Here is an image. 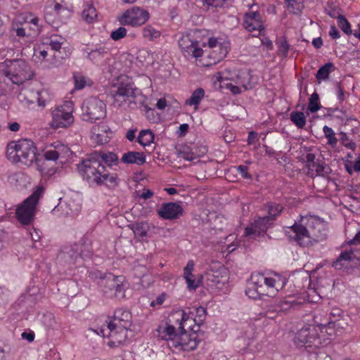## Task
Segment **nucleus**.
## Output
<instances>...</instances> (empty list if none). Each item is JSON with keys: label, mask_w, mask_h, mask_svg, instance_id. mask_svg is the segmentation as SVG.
Listing matches in <instances>:
<instances>
[{"label": "nucleus", "mask_w": 360, "mask_h": 360, "mask_svg": "<svg viewBox=\"0 0 360 360\" xmlns=\"http://www.w3.org/2000/svg\"><path fill=\"white\" fill-rule=\"evenodd\" d=\"M179 46L184 57L194 58L198 65L204 67L219 63L230 50L229 41L220 36L209 37L200 44L190 34H185L179 39Z\"/></svg>", "instance_id": "1"}, {"label": "nucleus", "mask_w": 360, "mask_h": 360, "mask_svg": "<svg viewBox=\"0 0 360 360\" xmlns=\"http://www.w3.org/2000/svg\"><path fill=\"white\" fill-rule=\"evenodd\" d=\"M286 234L298 245L309 246L326 238V224L316 216L301 215L299 222L288 227Z\"/></svg>", "instance_id": "2"}, {"label": "nucleus", "mask_w": 360, "mask_h": 360, "mask_svg": "<svg viewBox=\"0 0 360 360\" xmlns=\"http://www.w3.org/2000/svg\"><path fill=\"white\" fill-rule=\"evenodd\" d=\"M285 277L278 274L265 275L253 273L248 282L245 295L250 299L257 300L262 296L276 297L286 285Z\"/></svg>", "instance_id": "3"}, {"label": "nucleus", "mask_w": 360, "mask_h": 360, "mask_svg": "<svg viewBox=\"0 0 360 360\" xmlns=\"http://www.w3.org/2000/svg\"><path fill=\"white\" fill-rule=\"evenodd\" d=\"M6 158L13 163L20 162L30 166L37 162V169L41 174L46 173L40 166V160L37 159V148L33 141L26 139L10 141L6 146Z\"/></svg>", "instance_id": "4"}, {"label": "nucleus", "mask_w": 360, "mask_h": 360, "mask_svg": "<svg viewBox=\"0 0 360 360\" xmlns=\"http://www.w3.org/2000/svg\"><path fill=\"white\" fill-rule=\"evenodd\" d=\"M0 72L15 84H22L33 76L30 65L22 59L4 61L0 65Z\"/></svg>", "instance_id": "5"}, {"label": "nucleus", "mask_w": 360, "mask_h": 360, "mask_svg": "<svg viewBox=\"0 0 360 360\" xmlns=\"http://www.w3.org/2000/svg\"><path fill=\"white\" fill-rule=\"evenodd\" d=\"M105 166L99 157L92 154L77 165V170L82 178L90 186H98Z\"/></svg>", "instance_id": "6"}, {"label": "nucleus", "mask_w": 360, "mask_h": 360, "mask_svg": "<svg viewBox=\"0 0 360 360\" xmlns=\"http://www.w3.org/2000/svg\"><path fill=\"white\" fill-rule=\"evenodd\" d=\"M325 324L307 326L301 328L297 333L295 341L300 346L309 348H319L327 345L329 341L323 338V328Z\"/></svg>", "instance_id": "7"}, {"label": "nucleus", "mask_w": 360, "mask_h": 360, "mask_svg": "<svg viewBox=\"0 0 360 360\" xmlns=\"http://www.w3.org/2000/svg\"><path fill=\"white\" fill-rule=\"evenodd\" d=\"M44 193V188L39 186L30 197L17 207L15 215L21 224L27 225L34 220L37 205Z\"/></svg>", "instance_id": "8"}, {"label": "nucleus", "mask_w": 360, "mask_h": 360, "mask_svg": "<svg viewBox=\"0 0 360 360\" xmlns=\"http://www.w3.org/2000/svg\"><path fill=\"white\" fill-rule=\"evenodd\" d=\"M82 117L84 121L94 122L106 116V105L97 97L86 99L82 106Z\"/></svg>", "instance_id": "9"}, {"label": "nucleus", "mask_w": 360, "mask_h": 360, "mask_svg": "<svg viewBox=\"0 0 360 360\" xmlns=\"http://www.w3.org/2000/svg\"><path fill=\"white\" fill-rule=\"evenodd\" d=\"M103 293L108 297L123 298L128 284L122 276L108 274L101 280Z\"/></svg>", "instance_id": "10"}, {"label": "nucleus", "mask_w": 360, "mask_h": 360, "mask_svg": "<svg viewBox=\"0 0 360 360\" xmlns=\"http://www.w3.org/2000/svg\"><path fill=\"white\" fill-rule=\"evenodd\" d=\"M74 122L72 102H65L56 106L51 111L50 126L53 129L66 128Z\"/></svg>", "instance_id": "11"}, {"label": "nucleus", "mask_w": 360, "mask_h": 360, "mask_svg": "<svg viewBox=\"0 0 360 360\" xmlns=\"http://www.w3.org/2000/svg\"><path fill=\"white\" fill-rule=\"evenodd\" d=\"M150 18V13L141 7L133 6L126 10L118 18L122 25L139 27L146 24Z\"/></svg>", "instance_id": "12"}, {"label": "nucleus", "mask_w": 360, "mask_h": 360, "mask_svg": "<svg viewBox=\"0 0 360 360\" xmlns=\"http://www.w3.org/2000/svg\"><path fill=\"white\" fill-rule=\"evenodd\" d=\"M199 340L196 333L181 331L172 340V347L179 350L190 352L196 349Z\"/></svg>", "instance_id": "13"}, {"label": "nucleus", "mask_w": 360, "mask_h": 360, "mask_svg": "<svg viewBox=\"0 0 360 360\" xmlns=\"http://www.w3.org/2000/svg\"><path fill=\"white\" fill-rule=\"evenodd\" d=\"M111 96L113 98V104L117 107L129 105L132 101L134 89L129 84H121L112 90Z\"/></svg>", "instance_id": "14"}, {"label": "nucleus", "mask_w": 360, "mask_h": 360, "mask_svg": "<svg viewBox=\"0 0 360 360\" xmlns=\"http://www.w3.org/2000/svg\"><path fill=\"white\" fill-rule=\"evenodd\" d=\"M253 8L252 5L251 10L245 13L243 25L248 32L261 34L264 30L263 20L261 14Z\"/></svg>", "instance_id": "15"}, {"label": "nucleus", "mask_w": 360, "mask_h": 360, "mask_svg": "<svg viewBox=\"0 0 360 360\" xmlns=\"http://www.w3.org/2000/svg\"><path fill=\"white\" fill-rule=\"evenodd\" d=\"M271 221L266 217H259L245 229L244 236L249 239H255L263 236L269 229Z\"/></svg>", "instance_id": "16"}, {"label": "nucleus", "mask_w": 360, "mask_h": 360, "mask_svg": "<svg viewBox=\"0 0 360 360\" xmlns=\"http://www.w3.org/2000/svg\"><path fill=\"white\" fill-rule=\"evenodd\" d=\"M131 314L123 309H117L112 319L108 323V327L129 329L131 326Z\"/></svg>", "instance_id": "17"}, {"label": "nucleus", "mask_w": 360, "mask_h": 360, "mask_svg": "<svg viewBox=\"0 0 360 360\" xmlns=\"http://www.w3.org/2000/svg\"><path fill=\"white\" fill-rule=\"evenodd\" d=\"M182 212L183 209L177 202L163 203L158 210V214L160 218L169 220L179 217Z\"/></svg>", "instance_id": "18"}, {"label": "nucleus", "mask_w": 360, "mask_h": 360, "mask_svg": "<svg viewBox=\"0 0 360 360\" xmlns=\"http://www.w3.org/2000/svg\"><path fill=\"white\" fill-rule=\"evenodd\" d=\"M70 148L60 141L54 142L44 153L46 160H56L58 158H65L69 155Z\"/></svg>", "instance_id": "19"}, {"label": "nucleus", "mask_w": 360, "mask_h": 360, "mask_svg": "<svg viewBox=\"0 0 360 360\" xmlns=\"http://www.w3.org/2000/svg\"><path fill=\"white\" fill-rule=\"evenodd\" d=\"M107 330H108L107 335L109 338L107 344L109 347H117L125 342L128 329L112 328L107 326Z\"/></svg>", "instance_id": "20"}, {"label": "nucleus", "mask_w": 360, "mask_h": 360, "mask_svg": "<svg viewBox=\"0 0 360 360\" xmlns=\"http://www.w3.org/2000/svg\"><path fill=\"white\" fill-rule=\"evenodd\" d=\"M110 134V131L105 124L95 125L91 131V139L94 143L102 145L109 141Z\"/></svg>", "instance_id": "21"}, {"label": "nucleus", "mask_w": 360, "mask_h": 360, "mask_svg": "<svg viewBox=\"0 0 360 360\" xmlns=\"http://www.w3.org/2000/svg\"><path fill=\"white\" fill-rule=\"evenodd\" d=\"M357 259L358 257L353 248H350L349 249H345L341 252L339 257L333 262V266L336 269L347 268L350 266L351 262Z\"/></svg>", "instance_id": "22"}, {"label": "nucleus", "mask_w": 360, "mask_h": 360, "mask_svg": "<svg viewBox=\"0 0 360 360\" xmlns=\"http://www.w3.org/2000/svg\"><path fill=\"white\" fill-rule=\"evenodd\" d=\"M46 91L41 90L39 91H31L29 90L22 91L19 95V99L22 101L23 99H26L28 103H34L35 101H37L39 105L44 106L46 103Z\"/></svg>", "instance_id": "23"}, {"label": "nucleus", "mask_w": 360, "mask_h": 360, "mask_svg": "<svg viewBox=\"0 0 360 360\" xmlns=\"http://www.w3.org/2000/svg\"><path fill=\"white\" fill-rule=\"evenodd\" d=\"M155 335L163 340L168 342V345L172 347V340L176 335L175 327L168 323L160 325L155 330Z\"/></svg>", "instance_id": "24"}, {"label": "nucleus", "mask_w": 360, "mask_h": 360, "mask_svg": "<svg viewBox=\"0 0 360 360\" xmlns=\"http://www.w3.org/2000/svg\"><path fill=\"white\" fill-rule=\"evenodd\" d=\"M195 263L193 260H189L184 269V278L186 280L188 288L190 290L196 289L200 284V281L197 280L193 274Z\"/></svg>", "instance_id": "25"}, {"label": "nucleus", "mask_w": 360, "mask_h": 360, "mask_svg": "<svg viewBox=\"0 0 360 360\" xmlns=\"http://www.w3.org/2000/svg\"><path fill=\"white\" fill-rule=\"evenodd\" d=\"M121 161L125 164L141 165L146 162V156L143 153L129 151L122 155Z\"/></svg>", "instance_id": "26"}, {"label": "nucleus", "mask_w": 360, "mask_h": 360, "mask_svg": "<svg viewBox=\"0 0 360 360\" xmlns=\"http://www.w3.org/2000/svg\"><path fill=\"white\" fill-rule=\"evenodd\" d=\"M98 13L96 8L91 3H86L82 13V19L87 23H94L96 21Z\"/></svg>", "instance_id": "27"}, {"label": "nucleus", "mask_w": 360, "mask_h": 360, "mask_svg": "<svg viewBox=\"0 0 360 360\" xmlns=\"http://www.w3.org/2000/svg\"><path fill=\"white\" fill-rule=\"evenodd\" d=\"M99 185L105 184L108 188H113L116 187L119 184V179L117 177V175L116 174H110L106 170V168L105 167L103 172L102 174Z\"/></svg>", "instance_id": "28"}, {"label": "nucleus", "mask_w": 360, "mask_h": 360, "mask_svg": "<svg viewBox=\"0 0 360 360\" xmlns=\"http://www.w3.org/2000/svg\"><path fill=\"white\" fill-rule=\"evenodd\" d=\"M48 46L43 45H37L34 48L33 60L36 63L42 64L46 62L48 56Z\"/></svg>", "instance_id": "29"}, {"label": "nucleus", "mask_w": 360, "mask_h": 360, "mask_svg": "<svg viewBox=\"0 0 360 360\" xmlns=\"http://www.w3.org/2000/svg\"><path fill=\"white\" fill-rule=\"evenodd\" d=\"M142 37L147 41H154L159 39L162 34L161 32L151 25H147L141 30Z\"/></svg>", "instance_id": "30"}, {"label": "nucleus", "mask_w": 360, "mask_h": 360, "mask_svg": "<svg viewBox=\"0 0 360 360\" xmlns=\"http://www.w3.org/2000/svg\"><path fill=\"white\" fill-rule=\"evenodd\" d=\"M21 18L25 24H31L32 25L30 27V30L33 32V34H38L39 32V19L38 17L32 13H25L21 15Z\"/></svg>", "instance_id": "31"}, {"label": "nucleus", "mask_w": 360, "mask_h": 360, "mask_svg": "<svg viewBox=\"0 0 360 360\" xmlns=\"http://www.w3.org/2000/svg\"><path fill=\"white\" fill-rule=\"evenodd\" d=\"M186 314V312L183 309L174 310L169 316L168 323L173 325L174 327L175 326H178V328L180 330Z\"/></svg>", "instance_id": "32"}, {"label": "nucleus", "mask_w": 360, "mask_h": 360, "mask_svg": "<svg viewBox=\"0 0 360 360\" xmlns=\"http://www.w3.org/2000/svg\"><path fill=\"white\" fill-rule=\"evenodd\" d=\"M86 53L87 58L90 60L96 63L101 60L108 53V49L105 46H99Z\"/></svg>", "instance_id": "33"}, {"label": "nucleus", "mask_w": 360, "mask_h": 360, "mask_svg": "<svg viewBox=\"0 0 360 360\" xmlns=\"http://www.w3.org/2000/svg\"><path fill=\"white\" fill-rule=\"evenodd\" d=\"M205 96V91L202 88L195 89L191 97L185 101L186 105H193L195 110L198 109V105Z\"/></svg>", "instance_id": "34"}, {"label": "nucleus", "mask_w": 360, "mask_h": 360, "mask_svg": "<svg viewBox=\"0 0 360 360\" xmlns=\"http://www.w3.org/2000/svg\"><path fill=\"white\" fill-rule=\"evenodd\" d=\"M154 141V134L150 129L141 130L138 136L137 141L143 147L150 146Z\"/></svg>", "instance_id": "35"}, {"label": "nucleus", "mask_w": 360, "mask_h": 360, "mask_svg": "<svg viewBox=\"0 0 360 360\" xmlns=\"http://www.w3.org/2000/svg\"><path fill=\"white\" fill-rule=\"evenodd\" d=\"M199 326L195 323L193 317H190L186 313L180 330L188 333H196L199 330Z\"/></svg>", "instance_id": "36"}, {"label": "nucleus", "mask_w": 360, "mask_h": 360, "mask_svg": "<svg viewBox=\"0 0 360 360\" xmlns=\"http://www.w3.org/2000/svg\"><path fill=\"white\" fill-rule=\"evenodd\" d=\"M290 119L298 129H303L306 125L307 118L302 112L292 111L290 115Z\"/></svg>", "instance_id": "37"}, {"label": "nucleus", "mask_w": 360, "mask_h": 360, "mask_svg": "<svg viewBox=\"0 0 360 360\" xmlns=\"http://www.w3.org/2000/svg\"><path fill=\"white\" fill-rule=\"evenodd\" d=\"M146 97L141 94L139 91L134 89V96L132 101L129 103L128 107L134 108L135 107L147 108Z\"/></svg>", "instance_id": "38"}, {"label": "nucleus", "mask_w": 360, "mask_h": 360, "mask_svg": "<svg viewBox=\"0 0 360 360\" xmlns=\"http://www.w3.org/2000/svg\"><path fill=\"white\" fill-rule=\"evenodd\" d=\"M94 155L99 157L101 162L103 161L109 166L117 164L118 161L117 155L112 152L94 153Z\"/></svg>", "instance_id": "39"}, {"label": "nucleus", "mask_w": 360, "mask_h": 360, "mask_svg": "<svg viewBox=\"0 0 360 360\" xmlns=\"http://www.w3.org/2000/svg\"><path fill=\"white\" fill-rule=\"evenodd\" d=\"M75 88L77 90L84 89L86 86L91 85V79L86 78L79 73L74 75Z\"/></svg>", "instance_id": "40"}, {"label": "nucleus", "mask_w": 360, "mask_h": 360, "mask_svg": "<svg viewBox=\"0 0 360 360\" xmlns=\"http://www.w3.org/2000/svg\"><path fill=\"white\" fill-rule=\"evenodd\" d=\"M323 131L326 138L327 139V143L332 148L336 147L338 141L335 136V134L333 129L328 126H324L323 128Z\"/></svg>", "instance_id": "41"}, {"label": "nucleus", "mask_w": 360, "mask_h": 360, "mask_svg": "<svg viewBox=\"0 0 360 360\" xmlns=\"http://www.w3.org/2000/svg\"><path fill=\"white\" fill-rule=\"evenodd\" d=\"M335 69L334 65L328 63L319 69L316 73V78L319 80L326 79L328 77L329 74Z\"/></svg>", "instance_id": "42"}, {"label": "nucleus", "mask_w": 360, "mask_h": 360, "mask_svg": "<svg viewBox=\"0 0 360 360\" xmlns=\"http://www.w3.org/2000/svg\"><path fill=\"white\" fill-rule=\"evenodd\" d=\"M266 209L268 212V216L266 217L271 221L282 211L283 207L279 204L271 202L266 206Z\"/></svg>", "instance_id": "43"}, {"label": "nucleus", "mask_w": 360, "mask_h": 360, "mask_svg": "<svg viewBox=\"0 0 360 360\" xmlns=\"http://www.w3.org/2000/svg\"><path fill=\"white\" fill-rule=\"evenodd\" d=\"M321 108V104L319 103V97L316 93H314L311 95L309 98V105L307 110L310 112H316Z\"/></svg>", "instance_id": "44"}, {"label": "nucleus", "mask_w": 360, "mask_h": 360, "mask_svg": "<svg viewBox=\"0 0 360 360\" xmlns=\"http://www.w3.org/2000/svg\"><path fill=\"white\" fill-rule=\"evenodd\" d=\"M338 20V25L341 29V30L345 32L347 35H350L352 33L351 29V25L346 19L344 15H339L337 18Z\"/></svg>", "instance_id": "45"}, {"label": "nucleus", "mask_w": 360, "mask_h": 360, "mask_svg": "<svg viewBox=\"0 0 360 360\" xmlns=\"http://www.w3.org/2000/svg\"><path fill=\"white\" fill-rule=\"evenodd\" d=\"M206 316V309L204 307H198L195 309V315L193 319L195 321V323L198 326H200L203 323Z\"/></svg>", "instance_id": "46"}, {"label": "nucleus", "mask_w": 360, "mask_h": 360, "mask_svg": "<svg viewBox=\"0 0 360 360\" xmlns=\"http://www.w3.org/2000/svg\"><path fill=\"white\" fill-rule=\"evenodd\" d=\"M314 168L317 176H326L330 172V168L324 162H316Z\"/></svg>", "instance_id": "47"}, {"label": "nucleus", "mask_w": 360, "mask_h": 360, "mask_svg": "<svg viewBox=\"0 0 360 360\" xmlns=\"http://www.w3.org/2000/svg\"><path fill=\"white\" fill-rule=\"evenodd\" d=\"M65 42V39L62 37L54 36L51 38L49 41V46L53 50L59 51L61 49L62 45Z\"/></svg>", "instance_id": "48"}, {"label": "nucleus", "mask_w": 360, "mask_h": 360, "mask_svg": "<svg viewBox=\"0 0 360 360\" xmlns=\"http://www.w3.org/2000/svg\"><path fill=\"white\" fill-rule=\"evenodd\" d=\"M287 6L292 9V12L294 13H300L303 8L304 5L302 2L297 1V0H285Z\"/></svg>", "instance_id": "49"}, {"label": "nucleus", "mask_w": 360, "mask_h": 360, "mask_svg": "<svg viewBox=\"0 0 360 360\" xmlns=\"http://www.w3.org/2000/svg\"><path fill=\"white\" fill-rule=\"evenodd\" d=\"M47 9L50 10V12H53L56 15H59L63 11H66V8L60 4L51 1L46 6Z\"/></svg>", "instance_id": "50"}, {"label": "nucleus", "mask_w": 360, "mask_h": 360, "mask_svg": "<svg viewBox=\"0 0 360 360\" xmlns=\"http://www.w3.org/2000/svg\"><path fill=\"white\" fill-rule=\"evenodd\" d=\"M127 31L125 27H120L111 32L110 37L115 41H118L124 38L127 36Z\"/></svg>", "instance_id": "51"}, {"label": "nucleus", "mask_w": 360, "mask_h": 360, "mask_svg": "<svg viewBox=\"0 0 360 360\" xmlns=\"http://www.w3.org/2000/svg\"><path fill=\"white\" fill-rule=\"evenodd\" d=\"M66 207H68V210L65 211L66 215L74 216L77 214L80 210V205L79 204H75L72 201L67 202Z\"/></svg>", "instance_id": "52"}, {"label": "nucleus", "mask_w": 360, "mask_h": 360, "mask_svg": "<svg viewBox=\"0 0 360 360\" xmlns=\"http://www.w3.org/2000/svg\"><path fill=\"white\" fill-rule=\"evenodd\" d=\"M226 88L233 94H238L241 93L242 89L244 91L247 89V86L245 85L237 86L234 85L232 83H226L225 84Z\"/></svg>", "instance_id": "53"}, {"label": "nucleus", "mask_w": 360, "mask_h": 360, "mask_svg": "<svg viewBox=\"0 0 360 360\" xmlns=\"http://www.w3.org/2000/svg\"><path fill=\"white\" fill-rule=\"evenodd\" d=\"M341 143L348 149L354 150L356 148V143L349 139L348 136L345 134H342Z\"/></svg>", "instance_id": "54"}, {"label": "nucleus", "mask_w": 360, "mask_h": 360, "mask_svg": "<svg viewBox=\"0 0 360 360\" xmlns=\"http://www.w3.org/2000/svg\"><path fill=\"white\" fill-rule=\"evenodd\" d=\"M12 30L15 31L16 35L18 37H30V36L34 34L32 30L28 34H26L25 28L19 27L15 22L12 23Z\"/></svg>", "instance_id": "55"}, {"label": "nucleus", "mask_w": 360, "mask_h": 360, "mask_svg": "<svg viewBox=\"0 0 360 360\" xmlns=\"http://www.w3.org/2000/svg\"><path fill=\"white\" fill-rule=\"evenodd\" d=\"M132 229L134 233L139 235L140 237H145L147 235V231L143 224H134Z\"/></svg>", "instance_id": "56"}, {"label": "nucleus", "mask_w": 360, "mask_h": 360, "mask_svg": "<svg viewBox=\"0 0 360 360\" xmlns=\"http://www.w3.org/2000/svg\"><path fill=\"white\" fill-rule=\"evenodd\" d=\"M237 172H238L241 176L244 179H250L251 175L248 172V167L245 165H239L235 167Z\"/></svg>", "instance_id": "57"}, {"label": "nucleus", "mask_w": 360, "mask_h": 360, "mask_svg": "<svg viewBox=\"0 0 360 360\" xmlns=\"http://www.w3.org/2000/svg\"><path fill=\"white\" fill-rule=\"evenodd\" d=\"M315 155L314 153H309L306 155V161L307 162V167L309 169L313 170L314 167L315 166L316 163L314 162L315 160Z\"/></svg>", "instance_id": "58"}, {"label": "nucleus", "mask_w": 360, "mask_h": 360, "mask_svg": "<svg viewBox=\"0 0 360 360\" xmlns=\"http://www.w3.org/2000/svg\"><path fill=\"white\" fill-rule=\"evenodd\" d=\"M166 299V294L165 292L161 293L158 295L156 299L150 302L151 307L160 306L162 305Z\"/></svg>", "instance_id": "59"}, {"label": "nucleus", "mask_w": 360, "mask_h": 360, "mask_svg": "<svg viewBox=\"0 0 360 360\" xmlns=\"http://www.w3.org/2000/svg\"><path fill=\"white\" fill-rule=\"evenodd\" d=\"M328 34H329V36L333 39H337L340 37V32H339L338 30L335 27V25H331L330 27V30H329Z\"/></svg>", "instance_id": "60"}, {"label": "nucleus", "mask_w": 360, "mask_h": 360, "mask_svg": "<svg viewBox=\"0 0 360 360\" xmlns=\"http://www.w3.org/2000/svg\"><path fill=\"white\" fill-rule=\"evenodd\" d=\"M289 50V45L285 40L281 41L278 51L282 53L284 56L287 55Z\"/></svg>", "instance_id": "61"}, {"label": "nucleus", "mask_w": 360, "mask_h": 360, "mask_svg": "<svg viewBox=\"0 0 360 360\" xmlns=\"http://www.w3.org/2000/svg\"><path fill=\"white\" fill-rule=\"evenodd\" d=\"M335 91L338 99L340 102H342L345 98L344 89L340 84H338Z\"/></svg>", "instance_id": "62"}, {"label": "nucleus", "mask_w": 360, "mask_h": 360, "mask_svg": "<svg viewBox=\"0 0 360 360\" xmlns=\"http://www.w3.org/2000/svg\"><path fill=\"white\" fill-rule=\"evenodd\" d=\"M153 195H154V193L151 190L144 188L143 190L142 193L140 195V198L146 200V199H149V198H152L153 196Z\"/></svg>", "instance_id": "63"}, {"label": "nucleus", "mask_w": 360, "mask_h": 360, "mask_svg": "<svg viewBox=\"0 0 360 360\" xmlns=\"http://www.w3.org/2000/svg\"><path fill=\"white\" fill-rule=\"evenodd\" d=\"M188 130V124H182L179 126L177 133L179 136H184L187 133Z\"/></svg>", "instance_id": "64"}]
</instances>
